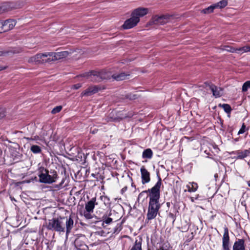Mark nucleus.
<instances>
[{
  "label": "nucleus",
  "mask_w": 250,
  "mask_h": 250,
  "mask_svg": "<svg viewBox=\"0 0 250 250\" xmlns=\"http://www.w3.org/2000/svg\"><path fill=\"white\" fill-rule=\"evenodd\" d=\"M6 115V109L4 108H0V119L4 117Z\"/></svg>",
  "instance_id": "2f4dec72"
},
{
  "label": "nucleus",
  "mask_w": 250,
  "mask_h": 250,
  "mask_svg": "<svg viewBox=\"0 0 250 250\" xmlns=\"http://www.w3.org/2000/svg\"><path fill=\"white\" fill-rule=\"evenodd\" d=\"M219 106L222 107L225 111L227 113H230L231 110L230 106L228 104H220Z\"/></svg>",
  "instance_id": "a878e982"
},
{
  "label": "nucleus",
  "mask_w": 250,
  "mask_h": 250,
  "mask_svg": "<svg viewBox=\"0 0 250 250\" xmlns=\"http://www.w3.org/2000/svg\"><path fill=\"white\" fill-rule=\"evenodd\" d=\"M186 187L189 192H194L197 190L198 185L196 183L192 182L187 185Z\"/></svg>",
  "instance_id": "4be33fe9"
},
{
  "label": "nucleus",
  "mask_w": 250,
  "mask_h": 250,
  "mask_svg": "<svg viewBox=\"0 0 250 250\" xmlns=\"http://www.w3.org/2000/svg\"><path fill=\"white\" fill-rule=\"evenodd\" d=\"M229 230L227 228L224 229V233L223 237V247L226 250H229Z\"/></svg>",
  "instance_id": "f8f14e48"
},
{
  "label": "nucleus",
  "mask_w": 250,
  "mask_h": 250,
  "mask_svg": "<svg viewBox=\"0 0 250 250\" xmlns=\"http://www.w3.org/2000/svg\"><path fill=\"white\" fill-rule=\"evenodd\" d=\"M64 181V179H63V180L62 181V182L61 183V184H60V186H61L62 185V184L63 183Z\"/></svg>",
  "instance_id": "58836bf2"
},
{
  "label": "nucleus",
  "mask_w": 250,
  "mask_h": 250,
  "mask_svg": "<svg viewBox=\"0 0 250 250\" xmlns=\"http://www.w3.org/2000/svg\"><path fill=\"white\" fill-rule=\"evenodd\" d=\"M99 88L96 86H92L88 87L87 89L83 91L82 93L83 96H90L97 93L98 91Z\"/></svg>",
  "instance_id": "4468645a"
},
{
  "label": "nucleus",
  "mask_w": 250,
  "mask_h": 250,
  "mask_svg": "<svg viewBox=\"0 0 250 250\" xmlns=\"http://www.w3.org/2000/svg\"><path fill=\"white\" fill-rule=\"evenodd\" d=\"M82 86L81 84L77 83L73 86V87L75 89H78Z\"/></svg>",
  "instance_id": "f704fd0d"
},
{
  "label": "nucleus",
  "mask_w": 250,
  "mask_h": 250,
  "mask_svg": "<svg viewBox=\"0 0 250 250\" xmlns=\"http://www.w3.org/2000/svg\"><path fill=\"white\" fill-rule=\"evenodd\" d=\"M93 212L91 211H87V210L85 209L83 213H82V215H83L85 219H90L93 218V215L92 214Z\"/></svg>",
  "instance_id": "393cba45"
},
{
  "label": "nucleus",
  "mask_w": 250,
  "mask_h": 250,
  "mask_svg": "<svg viewBox=\"0 0 250 250\" xmlns=\"http://www.w3.org/2000/svg\"><path fill=\"white\" fill-rule=\"evenodd\" d=\"M8 53L7 51H4L2 50H0V56H5Z\"/></svg>",
  "instance_id": "c9c22d12"
},
{
  "label": "nucleus",
  "mask_w": 250,
  "mask_h": 250,
  "mask_svg": "<svg viewBox=\"0 0 250 250\" xmlns=\"http://www.w3.org/2000/svg\"><path fill=\"white\" fill-rule=\"evenodd\" d=\"M105 220L104 221V223H105L106 224H109L112 221V219L109 217H107V218H105Z\"/></svg>",
  "instance_id": "72a5a7b5"
},
{
  "label": "nucleus",
  "mask_w": 250,
  "mask_h": 250,
  "mask_svg": "<svg viewBox=\"0 0 250 250\" xmlns=\"http://www.w3.org/2000/svg\"><path fill=\"white\" fill-rule=\"evenodd\" d=\"M153 152L151 149L147 148L144 151L142 154L143 158L151 159L152 157Z\"/></svg>",
  "instance_id": "412c9836"
},
{
  "label": "nucleus",
  "mask_w": 250,
  "mask_h": 250,
  "mask_svg": "<svg viewBox=\"0 0 250 250\" xmlns=\"http://www.w3.org/2000/svg\"><path fill=\"white\" fill-rule=\"evenodd\" d=\"M171 16L168 15L158 16L155 15L151 18L148 24L149 25H164L167 23L170 20Z\"/></svg>",
  "instance_id": "39448f33"
},
{
  "label": "nucleus",
  "mask_w": 250,
  "mask_h": 250,
  "mask_svg": "<svg viewBox=\"0 0 250 250\" xmlns=\"http://www.w3.org/2000/svg\"><path fill=\"white\" fill-rule=\"evenodd\" d=\"M228 4V0H222L217 3L214 4L215 7L216 8H223L226 7Z\"/></svg>",
  "instance_id": "b1692460"
},
{
  "label": "nucleus",
  "mask_w": 250,
  "mask_h": 250,
  "mask_svg": "<svg viewBox=\"0 0 250 250\" xmlns=\"http://www.w3.org/2000/svg\"><path fill=\"white\" fill-rule=\"evenodd\" d=\"M6 68H7V67H6V66H1V65H0V71H1V70H4V69H5Z\"/></svg>",
  "instance_id": "e433bc0d"
},
{
  "label": "nucleus",
  "mask_w": 250,
  "mask_h": 250,
  "mask_svg": "<svg viewBox=\"0 0 250 250\" xmlns=\"http://www.w3.org/2000/svg\"><path fill=\"white\" fill-rule=\"evenodd\" d=\"M31 150L34 153H38L41 151V149L39 146L33 145L31 147Z\"/></svg>",
  "instance_id": "c756f323"
},
{
  "label": "nucleus",
  "mask_w": 250,
  "mask_h": 250,
  "mask_svg": "<svg viewBox=\"0 0 250 250\" xmlns=\"http://www.w3.org/2000/svg\"><path fill=\"white\" fill-rule=\"evenodd\" d=\"M55 55H56V59H57V61L62 59L66 58L69 55H70L71 52L65 51L62 52H55Z\"/></svg>",
  "instance_id": "a211bd4d"
},
{
  "label": "nucleus",
  "mask_w": 250,
  "mask_h": 250,
  "mask_svg": "<svg viewBox=\"0 0 250 250\" xmlns=\"http://www.w3.org/2000/svg\"><path fill=\"white\" fill-rule=\"evenodd\" d=\"M148 12V10L146 8L139 7L135 9L131 13V16L134 18H137L140 19V17H143L146 15Z\"/></svg>",
  "instance_id": "6e6552de"
},
{
  "label": "nucleus",
  "mask_w": 250,
  "mask_h": 250,
  "mask_svg": "<svg viewBox=\"0 0 250 250\" xmlns=\"http://www.w3.org/2000/svg\"><path fill=\"white\" fill-rule=\"evenodd\" d=\"M126 190V188H123L122 189V193H123V192H124Z\"/></svg>",
  "instance_id": "4c0bfd02"
},
{
  "label": "nucleus",
  "mask_w": 250,
  "mask_h": 250,
  "mask_svg": "<svg viewBox=\"0 0 250 250\" xmlns=\"http://www.w3.org/2000/svg\"><path fill=\"white\" fill-rule=\"evenodd\" d=\"M96 205H97L96 203V198H92L85 204V209L87 210V211L93 212Z\"/></svg>",
  "instance_id": "ddd939ff"
},
{
  "label": "nucleus",
  "mask_w": 250,
  "mask_h": 250,
  "mask_svg": "<svg viewBox=\"0 0 250 250\" xmlns=\"http://www.w3.org/2000/svg\"><path fill=\"white\" fill-rule=\"evenodd\" d=\"M16 22L14 20L9 19L4 21H0V32H6L13 29Z\"/></svg>",
  "instance_id": "423d86ee"
},
{
  "label": "nucleus",
  "mask_w": 250,
  "mask_h": 250,
  "mask_svg": "<svg viewBox=\"0 0 250 250\" xmlns=\"http://www.w3.org/2000/svg\"><path fill=\"white\" fill-rule=\"evenodd\" d=\"M249 153H250V152L248 150H244V151H238L237 153V158L240 159H243V158L246 157L247 156H248V155L249 154Z\"/></svg>",
  "instance_id": "5701e85b"
},
{
  "label": "nucleus",
  "mask_w": 250,
  "mask_h": 250,
  "mask_svg": "<svg viewBox=\"0 0 250 250\" xmlns=\"http://www.w3.org/2000/svg\"><path fill=\"white\" fill-rule=\"evenodd\" d=\"M162 185L161 179L159 178L155 185L150 189L147 190L149 192V201L146 214V220H151L154 219L161 207L159 203L160 198V189Z\"/></svg>",
  "instance_id": "f03ea898"
},
{
  "label": "nucleus",
  "mask_w": 250,
  "mask_h": 250,
  "mask_svg": "<svg viewBox=\"0 0 250 250\" xmlns=\"http://www.w3.org/2000/svg\"><path fill=\"white\" fill-rule=\"evenodd\" d=\"M249 88H250V81H248L243 84L242 90L243 92H246Z\"/></svg>",
  "instance_id": "c85d7f7f"
},
{
  "label": "nucleus",
  "mask_w": 250,
  "mask_h": 250,
  "mask_svg": "<svg viewBox=\"0 0 250 250\" xmlns=\"http://www.w3.org/2000/svg\"><path fill=\"white\" fill-rule=\"evenodd\" d=\"M55 52H46L44 53V63L56 61Z\"/></svg>",
  "instance_id": "2eb2a0df"
},
{
  "label": "nucleus",
  "mask_w": 250,
  "mask_h": 250,
  "mask_svg": "<svg viewBox=\"0 0 250 250\" xmlns=\"http://www.w3.org/2000/svg\"><path fill=\"white\" fill-rule=\"evenodd\" d=\"M28 62L30 63H44V53L37 54L30 57Z\"/></svg>",
  "instance_id": "9d476101"
},
{
  "label": "nucleus",
  "mask_w": 250,
  "mask_h": 250,
  "mask_svg": "<svg viewBox=\"0 0 250 250\" xmlns=\"http://www.w3.org/2000/svg\"><path fill=\"white\" fill-rule=\"evenodd\" d=\"M250 52V46H245L240 48H236V53L239 54H242L244 53Z\"/></svg>",
  "instance_id": "aec40b11"
},
{
  "label": "nucleus",
  "mask_w": 250,
  "mask_h": 250,
  "mask_svg": "<svg viewBox=\"0 0 250 250\" xmlns=\"http://www.w3.org/2000/svg\"><path fill=\"white\" fill-rule=\"evenodd\" d=\"M62 106H61V105L57 106L52 109L51 113L54 114H56V113L59 112L62 110Z\"/></svg>",
  "instance_id": "7c9ffc66"
},
{
  "label": "nucleus",
  "mask_w": 250,
  "mask_h": 250,
  "mask_svg": "<svg viewBox=\"0 0 250 250\" xmlns=\"http://www.w3.org/2000/svg\"><path fill=\"white\" fill-rule=\"evenodd\" d=\"M215 8H216V7H215L214 4H213L207 8L204 9L203 10L202 12L205 14H208L212 12Z\"/></svg>",
  "instance_id": "bb28decb"
},
{
  "label": "nucleus",
  "mask_w": 250,
  "mask_h": 250,
  "mask_svg": "<svg viewBox=\"0 0 250 250\" xmlns=\"http://www.w3.org/2000/svg\"><path fill=\"white\" fill-rule=\"evenodd\" d=\"M17 8L16 4L12 2L4 3L0 5V14Z\"/></svg>",
  "instance_id": "1a4fd4ad"
},
{
  "label": "nucleus",
  "mask_w": 250,
  "mask_h": 250,
  "mask_svg": "<svg viewBox=\"0 0 250 250\" xmlns=\"http://www.w3.org/2000/svg\"><path fill=\"white\" fill-rule=\"evenodd\" d=\"M39 171V177L40 182L45 184H51L56 181L57 174L55 170L51 171V174H49V171L47 169L41 167L40 168Z\"/></svg>",
  "instance_id": "20e7f679"
},
{
  "label": "nucleus",
  "mask_w": 250,
  "mask_h": 250,
  "mask_svg": "<svg viewBox=\"0 0 250 250\" xmlns=\"http://www.w3.org/2000/svg\"><path fill=\"white\" fill-rule=\"evenodd\" d=\"M209 89L211 90L214 96L216 98L219 97L222 95V90L220 88L217 87L214 85H208Z\"/></svg>",
  "instance_id": "dca6fc26"
},
{
  "label": "nucleus",
  "mask_w": 250,
  "mask_h": 250,
  "mask_svg": "<svg viewBox=\"0 0 250 250\" xmlns=\"http://www.w3.org/2000/svg\"><path fill=\"white\" fill-rule=\"evenodd\" d=\"M245 128H246V126L243 124V125H242V127L241 128V129L238 131V134H241L244 133L245 132Z\"/></svg>",
  "instance_id": "473e14b6"
},
{
  "label": "nucleus",
  "mask_w": 250,
  "mask_h": 250,
  "mask_svg": "<svg viewBox=\"0 0 250 250\" xmlns=\"http://www.w3.org/2000/svg\"><path fill=\"white\" fill-rule=\"evenodd\" d=\"M233 250H245L244 241L239 239L236 241L233 247Z\"/></svg>",
  "instance_id": "f3484780"
},
{
  "label": "nucleus",
  "mask_w": 250,
  "mask_h": 250,
  "mask_svg": "<svg viewBox=\"0 0 250 250\" xmlns=\"http://www.w3.org/2000/svg\"><path fill=\"white\" fill-rule=\"evenodd\" d=\"M140 171L142 184H145L148 183L150 180L149 172L146 169L144 166L141 167Z\"/></svg>",
  "instance_id": "9b49d317"
},
{
  "label": "nucleus",
  "mask_w": 250,
  "mask_h": 250,
  "mask_svg": "<svg viewBox=\"0 0 250 250\" xmlns=\"http://www.w3.org/2000/svg\"><path fill=\"white\" fill-rule=\"evenodd\" d=\"M248 186L250 187V180L248 183Z\"/></svg>",
  "instance_id": "79ce46f5"
},
{
  "label": "nucleus",
  "mask_w": 250,
  "mask_h": 250,
  "mask_svg": "<svg viewBox=\"0 0 250 250\" xmlns=\"http://www.w3.org/2000/svg\"><path fill=\"white\" fill-rule=\"evenodd\" d=\"M142 238H139L138 239H136L130 250H142Z\"/></svg>",
  "instance_id": "6ab92c4d"
},
{
  "label": "nucleus",
  "mask_w": 250,
  "mask_h": 250,
  "mask_svg": "<svg viewBox=\"0 0 250 250\" xmlns=\"http://www.w3.org/2000/svg\"><path fill=\"white\" fill-rule=\"evenodd\" d=\"M190 199H191V201L192 202H194V198H193V197H191V198H190Z\"/></svg>",
  "instance_id": "a19ab883"
},
{
  "label": "nucleus",
  "mask_w": 250,
  "mask_h": 250,
  "mask_svg": "<svg viewBox=\"0 0 250 250\" xmlns=\"http://www.w3.org/2000/svg\"><path fill=\"white\" fill-rule=\"evenodd\" d=\"M129 75V73H125L124 72L111 75L109 72L105 71H102L101 72L91 71L83 74V76L87 79H89L91 81H99L102 79H109L111 77H112L116 81H123L127 79Z\"/></svg>",
  "instance_id": "7ed1b4c3"
},
{
  "label": "nucleus",
  "mask_w": 250,
  "mask_h": 250,
  "mask_svg": "<svg viewBox=\"0 0 250 250\" xmlns=\"http://www.w3.org/2000/svg\"><path fill=\"white\" fill-rule=\"evenodd\" d=\"M140 19L137 18H134L132 16L129 19L126 20L122 27L125 29H128L133 28L139 22Z\"/></svg>",
  "instance_id": "0eeeda50"
},
{
  "label": "nucleus",
  "mask_w": 250,
  "mask_h": 250,
  "mask_svg": "<svg viewBox=\"0 0 250 250\" xmlns=\"http://www.w3.org/2000/svg\"><path fill=\"white\" fill-rule=\"evenodd\" d=\"M159 250H167L164 249L163 247H161Z\"/></svg>",
  "instance_id": "ea45409f"
},
{
  "label": "nucleus",
  "mask_w": 250,
  "mask_h": 250,
  "mask_svg": "<svg viewBox=\"0 0 250 250\" xmlns=\"http://www.w3.org/2000/svg\"><path fill=\"white\" fill-rule=\"evenodd\" d=\"M74 227V221L72 218L57 217L46 220L43 227L51 231H54L61 233L66 231L67 236Z\"/></svg>",
  "instance_id": "f257e3e1"
},
{
  "label": "nucleus",
  "mask_w": 250,
  "mask_h": 250,
  "mask_svg": "<svg viewBox=\"0 0 250 250\" xmlns=\"http://www.w3.org/2000/svg\"><path fill=\"white\" fill-rule=\"evenodd\" d=\"M223 50H226L228 52H231V53H236V48L230 47L229 46H225L222 48Z\"/></svg>",
  "instance_id": "cd10ccee"
}]
</instances>
